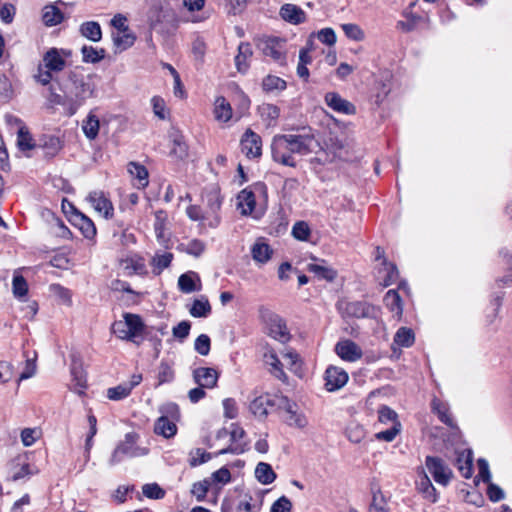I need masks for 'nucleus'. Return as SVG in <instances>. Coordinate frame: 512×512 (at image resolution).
<instances>
[{
  "label": "nucleus",
  "instance_id": "nucleus-1",
  "mask_svg": "<svg viewBox=\"0 0 512 512\" xmlns=\"http://www.w3.org/2000/svg\"><path fill=\"white\" fill-rule=\"evenodd\" d=\"M315 142L314 137L310 135H275L271 143L272 158L282 165L295 167L293 154L306 155L312 152Z\"/></svg>",
  "mask_w": 512,
  "mask_h": 512
},
{
  "label": "nucleus",
  "instance_id": "nucleus-2",
  "mask_svg": "<svg viewBox=\"0 0 512 512\" xmlns=\"http://www.w3.org/2000/svg\"><path fill=\"white\" fill-rule=\"evenodd\" d=\"M69 82L70 84L65 90L69 103V114L73 115L86 99L93 96L94 85L86 80L83 75L75 72L69 74Z\"/></svg>",
  "mask_w": 512,
  "mask_h": 512
},
{
  "label": "nucleus",
  "instance_id": "nucleus-3",
  "mask_svg": "<svg viewBox=\"0 0 512 512\" xmlns=\"http://www.w3.org/2000/svg\"><path fill=\"white\" fill-rule=\"evenodd\" d=\"M123 318V321L118 320L112 324V333L121 340L139 344L137 339L142 336L145 328L141 317L137 314L124 313Z\"/></svg>",
  "mask_w": 512,
  "mask_h": 512
},
{
  "label": "nucleus",
  "instance_id": "nucleus-4",
  "mask_svg": "<svg viewBox=\"0 0 512 512\" xmlns=\"http://www.w3.org/2000/svg\"><path fill=\"white\" fill-rule=\"evenodd\" d=\"M259 314L262 322L268 330L269 336L281 343H286L290 340V333L286 322L281 316L265 307H261L259 309Z\"/></svg>",
  "mask_w": 512,
  "mask_h": 512
},
{
  "label": "nucleus",
  "instance_id": "nucleus-5",
  "mask_svg": "<svg viewBox=\"0 0 512 512\" xmlns=\"http://www.w3.org/2000/svg\"><path fill=\"white\" fill-rule=\"evenodd\" d=\"M147 20L151 30H169L174 27L175 13L169 5L154 4L150 7Z\"/></svg>",
  "mask_w": 512,
  "mask_h": 512
},
{
  "label": "nucleus",
  "instance_id": "nucleus-6",
  "mask_svg": "<svg viewBox=\"0 0 512 512\" xmlns=\"http://www.w3.org/2000/svg\"><path fill=\"white\" fill-rule=\"evenodd\" d=\"M138 434L134 432L127 433L124 440L117 445L110 458V464L115 465L121 462L124 457H138L147 453L146 449L136 446Z\"/></svg>",
  "mask_w": 512,
  "mask_h": 512
},
{
  "label": "nucleus",
  "instance_id": "nucleus-7",
  "mask_svg": "<svg viewBox=\"0 0 512 512\" xmlns=\"http://www.w3.org/2000/svg\"><path fill=\"white\" fill-rule=\"evenodd\" d=\"M425 466L436 483L442 486L448 485L453 473L443 459L434 456H427L425 459Z\"/></svg>",
  "mask_w": 512,
  "mask_h": 512
},
{
  "label": "nucleus",
  "instance_id": "nucleus-8",
  "mask_svg": "<svg viewBox=\"0 0 512 512\" xmlns=\"http://www.w3.org/2000/svg\"><path fill=\"white\" fill-rule=\"evenodd\" d=\"M258 48L263 55L272 58L274 61L285 59V40L279 37L265 35L258 42Z\"/></svg>",
  "mask_w": 512,
  "mask_h": 512
},
{
  "label": "nucleus",
  "instance_id": "nucleus-9",
  "mask_svg": "<svg viewBox=\"0 0 512 512\" xmlns=\"http://www.w3.org/2000/svg\"><path fill=\"white\" fill-rule=\"evenodd\" d=\"M277 396L269 393L255 397L249 404V411L258 419L263 420L276 407Z\"/></svg>",
  "mask_w": 512,
  "mask_h": 512
},
{
  "label": "nucleus",
  "instance_id": "nucleus-10",
  "mask_svg": "<svg viewBox=\"0 0 512 512\" xmlns=\"http://www.w3.org/2000/svg\"><path fill=\"white\" fill-rule=\"evenodd\" d=\"M240 145L242 152L249 159L259 158L262 155L261 137L250 128L243 134Z\"/></svg>",
  "mask_w": 512,
  "mask_h": 512
},
{
  "label": "nucleus",
  "instance_id": "nucleus-11",
  "mask_svg": "<svg viewBox=\"0 0 512 512\" xmlns=\"http://www.w3.org/2000/svg\"><path fill=\"white\" fill-rule=\"evenodd\" d=\"M338 309L344 316L355 318L369 317L373 311V307L363 301L340 302Z\"/></svg>",
  "mask_w": 512,
  "mask_h": 512
},
{
  "label": "nucleus",
  "instance_id": "nucleus-12",
  "mask_svg": "<svg viewBox=\"0 0 512 512\" xmlns=\"http://www.w3.org/2000/svg\"><path fill=\"white\" fill-rule=\"evenodd\" d=\"M335 352L341 359L348 362H355L363 355L360 346L350 339L339 341L335 345Z\"/></svg>",
  "mask_w": 512,
  "mask_h": 512
},
{
  "label": "nucleus",
  "instance_id": "nucleus-13",
  "mask_svg": "<svg viewBox=\"0 0 512 512\" xmlns=\"http://www.w3.org/2000/svg\"><path fill=\"white\" fill-rule=\"evenodd\" d=\"M86 200L98 213L102 214L106 219L113 216V205L103 191L90 192Z\"/></svg>",
  "mask_w": 512,
  "mask_h": 512
},
{
  "label": "nucleus",
  "instance_id": "nucleus-14",
  "mask_svg": "<svg viewBox=\"0 0 512 512\" xmlns=\"http://www.w3.org/2000/svg\"><path fill=\"white\" fill-rule=\"evenodd\" d=\"M325 386L328 391L342 388L348 381L347 372L336 366H329L325 371Z\"/></svg>",
  "mask_w": 512,
  "mask_h": 512
},
{
  "label": "nucleus",
  "instance_id": "nucleus-15",
  "mask_svg": "<svg viewBox=\"0 0 512 512\" xmlns=\"http://www.w3.org/2000/svg\"><path fill=\"white\" fill-rule=\"evenodd\" d=\"M193 378L199 386L211 389L217 385L219 374L214 368L199 367L193 371Z\"/></svg>",
  "mask_w": 512,
  "mask_h": 512
},
{
  "label": "nucleus",
  "instance_id": "nucleus-16",
  "mask_svg": "<svg viewBox=\"0 0 512 512\" xmlns=\"http://www.w3.org/2000/svg\"><path fill=\"white\" fill-rule=\"evenodd\" d=\"M245 431L243 428L233 425V429L230 432V438H231V445H229L227 448L221 449L218 454L224 455V454H235L239 455L245 452L246 445L240 443V440L244 438Z\"/></svg>",
  "mask_w": 512,
  "mask_h": 512
},
{
  "label": "nucleus",
  "instance_id": "nucleus-17",
  "mask_svg": "<svg viewBox=\"0 0 512 512\" xmlns=\"http://www.w3.org/2000/svg\"><path fill=\"white\" fill-rule=\"evenodd\" d=\"M326 104L336 112L344 113V114H354L355 106L343 99L339 94L330 92L325 96Z\"/></svg>",
  "mask_w": 512,
  "mask_h": 512
},
{
  "label": "nucleus",
  "instance_id": "nucleus-18",
  "mask_svg": "<svg viewBox=\"0 0 512 512\" xmlns=\"http://www.w3.org/2000/svg\"><path fill=\"white\" fill-rule=\"evenodd\" d=\"M178 288L181 292L189 294L195 291H200L201 280L196 272L189 271L179 276Z\"/></svg>",
  "mask_w": 512,
  "mask_h": 512
},
{
  "label": "nucleus",
  "instance_id": "nucleus-19",
  "mask_svg": "<svg viewBox=\"0 0 512 512\" xmlns=\"http://www.w3.org/2000/svg\"><path fill=\"white\" fill-rule=\"evenodd\" d=\"M280 15L283 20L295 25L303 23L306 20L305 12L297 5L290 3L284 4L281 7Z\"/></svg>",
  "mask_w": 512,
  "mask_h": 512
},
{
  "label": "nucleus",
  "instance_id": "nucleus-20",
  "mask_svg": "<svg viewBox=\"0 0 512 512\" xmlns=\"http://www.w3.org/2000/svg\"><path fill=\"white\" fill-rule=\"evenodd\" d=\"M73 225H75L87 239H92L96 235V227L92 220L77 210H75L73 215Z\"/></svg>",
  "mask_w": 512,
  "mask_h": 512
},
{
  "label": "nucleus",
  "instance_id": "nucleus-21",
  "mask_svg": "<svg viewBox=\"0 0 512 512\" xmlns=\"http://www.w3.org/2000/svg\"><path fill=\"white\" fill-rule=\"evenodd\" d=\"M252 48L249 43L241 42L235 56V66L238 72L245 74L249 69V59L252 57Z\"/></svg>",
  "mask_w": 512,
  "mask_h": 512
},
{
  "label": "nucleus",
  "instance_id": "nucleus-22",
  "mask_svg": "<svg viewBox=\"0 0 512 512\" xmlns=\"http://www.w3.org/2000/svg\"><path fill=\"white\" fill-rule=\"evenodd\" d=\"M43 61L45 68L52 70L53 72L62 71L66 65L65 59L60 55L56 48L48 50L43 57Z\"/></svg>",
  "mask_w": 512,
  "mask_h": 512
},
{
  "label": "nucleus",
  "instance_id": "nucleus-23",
  "mask_svg": "<svg viewBox=\"0 0 512 512\" xmlns=\"http://www.w3.org/2000/svg\"><path fill=\"white\" fill-rule=\"evenodd\" d=\"M237 200V206L241 210L242 215H250L254 211L256 205V198L251 190H242L238 194Z\"/></svg>",
  "mask_w": 512,
  "mask_h": 512
},
{
  "label": "nucleus",
  "instance_id": "nucleus-24",
  "mask_svg": "<svg viewBox=\"0 0 512 512\" xmlns=\"http://www.w3.org/2000/svg\"><path fill=\"white\" fill-rule=\"evenodd\" d=\"M154 431L165 438H171L177 433V426L167 416H161L155 422Z\"/></svg>",
  "mask_w": 512,
  "mask_h": 512
},
{
  "label": "nucleus",
  "instance_id": "nucleus-25",
  "mask_svg": "<svg viewBox=\"0 0 512 512\" xmlns=\"http://www.w3.org/2000/svg\"><path fill=\"white\" fill-rule=\"evenodd\" d=\"M307 271L313 273L318 279L332 282L337 277V272L323 264L309 263L306 267Z\"/></svg>",
  "mask_w": 512,
  "mask_h": 512
},
{
  "label": "nucleus",
  "instance_id": "nucleus-26",
  "mask_svg": "<svg viewBox=\"0 0 512 512\" xmlns=\"http://www.w3.org/2000/svg\"><path fill=\"white\" fill-rule=\"evenodd\" d=\"M71 375L76 385L79 387L78 392L82 393V390L86 388V375L81 360L75 354L72 355Z\"/></svg>",
  "mask_w": 512,
  "mask_h": 512
},
{
  "label": "nucleus",
  "instance_id": "nucleus-27",
  "mask_svg": "<svg viewBox=\"0 0 512 512\" xmlns=\"http://www.w3.org/2000/svg\"><path fill=\"white\" fill-rule=\"evenodd\" d=\"M215 119L222 122H227L232 117V108L230 103L223 97H217L214 107Z\"/></svg>",
  "mask_w": 512,
  "mask_h": 512
},
{
  "label": "nucleus",
  "instance_id": "nucleus-28",
  "mask_svg": "<svg viewBox=\"0 0 512 512\" xmlns=\"http://www.w3.org/2000/svg\"><path fill=\"white\" fill-rule=\"evenodd\" d=\"M457 467L461 475L468 479L472 476L473 472V459L470 450L462 451L457 457Z\"/></svg>",
  "mask_w": 512,
  "mask_h": 512
},
{
  "label": "nucleus",
  "instance_id": "nucleus-29",
  "mask_svg": "<svg viewBox=\"0 0 512 512\" xmlns=\"http://www.w3.org/2000/svg\"><path fill=\"white\" fill-rule=\"evenodd\" d=\"M255 477L260 483L268 485L276 479V473L270 464L259 462L255 469Z\"/></svg>",
  "mask_w": 512,
  "mask_h": 512
},
{
  "label": "nucleus",
  "instance_id": "nucleus-30",
  "mask_svg": "<svg viewBox=\"0 0 512 512\" xmlns=\"http://www.w3.org/2000/svg\"><path fill=\"white\" fill-rule=\"evenodd\" d=\"M258 111L262 120L266 122L268 126L275 125V122L280 115V109L276 105L270 103H263L259 106Z\"/></svg>",
  "mask_w": 512,
  "mask_h": 512
},
{
  "label": "nucleus",
  "instance_id": "nucleus-31",
  "mask_svg": "<svg viewBox=\"0 0 512 512\" xmlns=\"http://www.w3.org/2000/svg\"><path fill=\"white\" fill-rule=\"evenodd\" d=\"M205 243L199 239H192L178 244L177 249L194 257H199L205 251Z\"/></svg>",
  "mask_w": 512,
  "mask_h": 512
},
{
  "label": "nucleus",
  "instance_id": "nucleus-32",
  "mask_svg": "<svg viewBox=\"0 0 512 512\" xmlns=\"http://www.w3.org/2000/svg\"><path fill=\"white\" fill-rule=\"evenodd\" d=\"M401 24L408 31L429 29V22L426 16L410 14L406 16L405 21H401Z\"/></svg>",
  "mask_w": 512,
  "mask_h": 512
},
{
  "label": "nucleus",
  "instance_id": "nucleus-33",
  "mask_svg": "<svg viewBox=\"0 0 512 512\" xmlns=\"http://www.w3.org/2000/svg\"><path fill=\"white\" fill-rule=\"evenodd\" d=\"M272 249L267 243L257 241L251 249L253 259L259 263H266L272 256Z\"/></svg>",
  "mask_w": 512,
  "mask_h": 512
},
{
  "label": "nucleus",
  "instance_id": "nucleus-34",
  "mask_svg": "<svg viewBox=\"0 0 512 512\" xmlns=\"http://www.w3.org/2000/svg\"><path fill=\"white\" fill-rule=\"evenodd\" d=\"M189 313L195 318L207 317L211 313V305L208 299L205 297L195 299L189 309Z\"/></svg>",
  "mask_w": 512,
  "mask_h": 512
},
{
  "label": "nucleus",
  "instance_id": "nucleus-35",
  "mask_svg": "<svg viewBox=\"0 0 512 512\" xmlns=\"http://www.w3.org/2000/svg\"><path fill=\"white\" fill-rule=\"evenodd\" d=\"M287 87V83L284 79L275 76V75H267L262 81V88L265 92H280L285 90Z\"/></svg>",
  "mask_w": 512,
  "mask_h": 512
},
{
  "label": "nucleus",
  "instance_id": "nucleus-36",
  "mask_svg": "<svg viewBox=\"0 0 512 512\" xmlns=\"http://www.w3.org/2000/svg\"><path fill=\"white\" fill-rule=\"evenodd\" d=\"M128 172L138 180V187L144 188L148 185V171L143 165L130 162L128 164Z\"/></svg>",
  "mask_w": 512,
  "mask_h": 512
},
{
  "label": "nucleus",
  "instance_id": "nucleus-37",
  "mask_svg": "<svg viewBox=\"0 0 512 512\" xmlns=\"http://www.w3.org/2000/svg\"><path fill=\"white\" fill-rule=\"evenodd\" d=\"M82 59L86 63H98L105 57L106 51L103 48H94L93 46L84 45L81 48Z\"/></svg>",
  "mask_w": 512,
  "mask_h": 512
},
{
  "label": "nucleus",
  "instance_id": "nucleus-38",
  "mask_svg": "<svg viewBox=\"0 0 512 512\" xmlns=\"http://www.w3.org/2000/svg\"><path fill=\"white\" fill-rule=\"evenodd\" d=\"M99 127L100 124L97 116L92 113H89L86 120L83 121L82 125V129L85 136L90 140L95 139L98 135Z\"/></svg>",
  "mask_w": 512,
  "mask_h": 512
},
{
  "label": "nucleus",
  "instance_id": "nucleus-39",
  "mask_svg": "<svg viewBox=\"0 0 512 512\" xmlns=\"http://www.w3.org/2000/svg\"><path fill=\"white\" fill-rule=\"evenodd\" d=\"M115 53H121L131 47L136 40L135 34H113Z\"/></svg>",
  "mask_w": 512,
  "mask_h": 512
},
{
  "label": "nucleus",
  "instance_id": "nucleus-40",
  "mask_svg": "<svg viewBox=\"0 0 512 512\" xmlns=\"http://www.w3.org/2000/svg\"><path fill=\"white\" fill-rule=\"evenodd\" d=\"M202 197L211 214H215L220 209L222 201L217 189L214 188L209 191H205Z\"/></svg>",
  "mask_w": 512,
  "mask_h": 512
},
{
  "label": "nucleus",
  "instance_id": "nucleus-41",
  "mask_svg": "<svg viewBox=\"0 0 512 512\" xmlns=\"http://www.w3.org/2000/svg\"><path fill=\"white\" fill-rule=\"evenodd\" d=\"M415 340L412 329L401 327L398 329L394 336V342L402 347H410L413 345Z\"/></svg>",
  "mask_w": 512,
  "mask_h": 512
},
{
  "label": "nucleus",
  "instance_id": "nucleus-42",
  "mask_svg": "<svg viewBox=\"0 0 512 512\" xmlns=\"http://www.w3.org/2000/svg\"><path fill=\"white\" fill-rule=\"evenodd\" d=\"M433 411L437 414L439 420L447 426L454 428L455 424L449 414L448 408L438 400L434 399L432 402Z\"/></svg>",
  "mask_w": 512,
  "mask_h": 512
},
{
  "label": "nucleus",
  "instance_id": "nucleus-43",
  "mask_svg": "<svg viewBox=\"0 0 512 512\" xmlns=\"http://www.w3.org/2000/svg\"><path fill=\"white\" fill-rule=\"evenodd\" d=\"M172 259V253L166 252L163 254H156L151 261L154 274H160L165 268H167L171 264Z\"/></svg>",
  "mask_w": 512,
  "mask_h": 512
},
{
  "label": "nucleus",
  "instance_id": "nucleus-44",
  "mask_svg": "<svg viewBox=\"0 0 512 512\" xmlns=\"http://www.w3.org/2000/svg\"><path fill=\"white\" fill-rule=\"evenodd\" d=\"M418 489L422 493L423 497L431 502H436L437 495H436V489L432 485L430 479L427 475H424V477L421 478V480L418 483Z\"/></svg>",
  "mask_w": 512,
  "mask_h": 512
},
{
  "label": "nucleus",
  "instance_id": "nucleus-45",
  "mask_svg": "<svg viewBox=\"0 0 512 512\" xmlns=\"http://www.w3.org/2000/svg\"><path fill=\"white\" fill-rule=\"evenodd\" d=\"M63 16L61 11L55 6H46L42 16L43 22L47 26H53L61 22Z\"/></svg>",
  "mask_w": 512,
  "mask_h": 512
},
{
  "label": "nucleus",
  "instance_id": "nucleus-46",
  "mask_svg": "<svg viewBox=\"0 0 512 512\" xmlns=\"http://www.w3.org/2000/svg\"><path fill=\"white\" fill-rule=\"evenodd\" d=\"M171 154L178 159H184L188 156V146L182 135L174 136Z\"/></svg>",
  "mask_w": 512,
  "mask_h": 512
},
{
  "label": "nucleus",
  "instance_id": "nucleus-47",
  "mask_svg": "<svg viewBox=\"0 0 512 512\" xmlns=\"http://www.w3.org/2000/svg\"><path fill=\"white\" fill-rule=\"evenodd\" d=\"M157 379V386L171 382L174 379V371L172 369V366L167 362L162 361L158 366Z\"/></svg>",
  "mask_w": 512,
  "mask_h": 512
},
{
  "label": "nucleus",
  "instance_id": "nucleus-48",
  "mask_svg": "<svg viewBox=\"0 0 512 512\" xmlns=\"http://www.w3.org/2000/svg\"><path fill=\"white\" fill-rule=\"evenodd\" d=\"M17 144L20 150L26 151L34 148L33 138L25 127H20L18 130Z\"/></svg>",
  "mask_w": 512,
  "mask_h": 512
},
{
  "label": "nucleus",
  "instance_id": "nucleus-49",
  "mask_svg": "<svg viewBox=\"0 0 512 512\" xmlns=\"http://www.w3.org/2000/svg\"><path fill=\"white\" fill-rule=\"evenodd\" d=\"M131 394L130 389L125 383H121L107 390V398L113 401H120L127 398Z\"/></svg>",
  "mask_w": 512,
  "mask_h": 512
},
{
  "label": "nucleus",
  "instance_id": "nucleus-50",
  "mask_svg": "<svg viewBox=\"0 0 512 512\" xmlns=\"http://www.w3.org/2000/svg\"><path fill=\"white\" fill-rule=\"evenodd\" d=\"M384 302L392 312H402L401 298L396 290H389L384 296Z\"/></svg>",
  "mask_w": 512,
  "mask_h": 512
},
{
  "label": "nucleus",
  "instance_id": "nucleus-51",
  "mask_svg": "<svg viewBox=\"0 0 512 512\" xmlns=\"http://www.w3.org/2000/svg\"><path fill=\"white\" fill-rule=\"evenodd\" d=\"M311 230L304 221H298L293 225L292 236L299 241H308Z\"/></svg>",
  "mask_w": 512,
  "mask_h": 512
},
{
  "label": "nucleus",
  "instance_id": "nucleus-52",
  "mask_svg": "<svg viewBox=\"0 0 512 512\" xmlns=\"http://www.w3.org/2000/svg\"><path fill=\"white\" fill-rule=\"evenodd\" d=\"M211 459V454L201 448H196L190 452L189 464L191 467H196L206 463Z\"/></svg>",
  "mask_w": 512,
  "mask_h": 512
},
{
  "label": "nucleus",
  "instance_id": "nucleus-53",
  "mask_svg": "<svg viewBox=\"0 0 512 512\" xmlns=\"http://www.w3.org/2000/svg\"><path fill=\"white\" fill-rule=\"evenodd\" d=\"M142 492L145 497L150 499H162L165 496V491L157 483L145 484L142 487Z\"/></svg>",
  "mask_w": 512,
  "mask_h": 512
},
{
  "label": "nucleus",
  "instance_id": "nucleus-54",
  "mask_svg": "<svg viewBox=\"0 0 512 512\" xmlns=\"http://www.w3.org/2000/svg\"><path fill=\"white\" fill-rule=\"evenodd\" d=\"M211 341L208 335H199L194 343V348L202 356H207L210 352Z\"/></svg>",
  "mask_w": 512,
  "mask_h": 512
},
{
  "label": "nucleus",
  "instance_id": "nucleus-55",
  "mask_svg": "<svg viewBox=\"0 0 512 512\" xmlns=\"http://www.w3.org/2000/svg\"><path fill=\"white\" fill-rule=\"evenodd\" d=\"M210 480L204 479L193 484L191 493L198 501H203L210 487Z\"/></svg>",
  "mask_w": 512,
  "mask_h": 512
},
{
  "label": "nucleus",
  "instance_id": "nucleus-56",
  "mask_svg": "<svg viewBox=\"0 0 512 512\" xmlns=\"http://www.w3.org/2000/svg\"><path fill=\"white\" fill-rule=\"evenodd\" d=\"M13 294L15 297L21 298L26 296L28 292V285L23 276H14L12 282Z\"/></svg>",
  "mask_w": 512,
  "mask_h": 512
},
{
  "label": "nucleus",
  "instance_id": "nucleus-57",
  "mask_svg": "<svg viewBox=\"0 0 512 512\" xmlns=\"http://www.w3.org/2000/svg\"><path fill=\"white\" fill-rule=\"evenodd\" d=\"M397 418V413L388 406H381L378 410V420L381 423L387 424L389 422H392V424L394 425L395 422H399Z\"/></svg>",
  "mask_w": 512,
  "mask_h": 512
},
{
  "label": "nucleus",
  "instance_id": "nucleus-58",
  "mask_svg": "<svg viewBox=\"0 0 512 512\" xmlns=\"http://www.w3.org/2000/svg\"><path fill=\"white\" fill-rule=\"evenodd\" d=\"M400 428H401L400 422H395V424L392 425L391 428H389L385 431H380V432L376 433L375 438L377 440L391 442L395 439L397 434L400 432Z\"/></svg>",
  "mask_w": 512,
  "mask_h": 512
},
{
  "label": "nucleus",
  "instance_id": "nucleus-59",
  "mask_svg": "<svg viewBox=\"0 0 512 512\" xmlns=\"http://www.w3.org/2000/svg\"><path fill=\"white\" fill-rule=\"evenodd\" d=\"M42 147L46 155L54 156L61 148L60 140L57 137L49 136L45 138Z\"/></svg>",
  "mask_w": 512,
  "mask_h": 512
},
{
  "label": "nucleus",
  "instance_id": "nucleus-60",
  "mask_svg": "<svg viewBox=\"0 0 512 512\" xmlns=\"http://www.w3.org/2000/svg\"><path fill=\"white\" fill-rule=\"evenodd\" d=\"M191 323L189 321H181L177 326L173 327L172 334L180 341L185 340L190 332Z\"/></svg>",
  "mask_w": 512,
  "mask_h": 512
},
{
  "label": "nucleus",
  "instance_id": "nucleus-61",
  "mask_svg": "<svg viewBox=\"0 0 512 512\" xmlns=\"http://www.w3.org/2000/svg\"><path fill=\"white\" fill-rule=\"evenodd\" d=\"M110 25L117 32H128V19L125 15L118 13L110 21Z\"/></svg>",
  "mask_w": 512,
  "mask_h": 512
},
{
  "label": "nucleus",
  "instance_id": "nucleus-62",
  "mask_svg": "<svg viewBox=\"0 0 512 512\" xmlns=\"http://www.w3.org/2000/svg\"><path fill=\"white\" fill-rule=\"evenodd\" d=\"M384 268L387 271V276L384 279V286H389L396 281L399 272L397 267L393 263L388 262L387 259H384Z\"/></svg>",
  "mask_w": 512,
  "mask_h": 512
},
{
  "label": "nucleus",
  "instance_id": "nucleus-63",
  "mask_svg": "<svg viewBox=\"0 0 512 512\" xmlns=\"http://www.w3.org/2000/svg\"><path fill=\"white\" fill-rule=\"evenodd\" d=\"M192 53L197 61L203 62L206 53V43L202 38L197 37L192 43Z\"/></svg>",
  "mask_w": 512,
  "mask_h": 512
},
{
  "label": "nucleus",
  "instance_id": "nucleus-64",
  "mask_svg": "<svg viewBox=\"0 0 512 512\" xmlns=\"http://www.w3.org/2000/svg\"><path fill=\"white\" fill-rule=\"evenodd\" d=\"M292 502L286 497L281 496L271 506L270 512H291Z\"/></svg>",
  "mask_w": 512,
  "mask_h": 512
}]
</instances>
